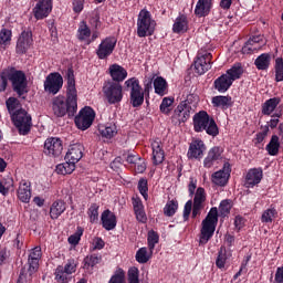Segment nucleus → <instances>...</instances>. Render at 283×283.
Listing matches in <instances>:
<instances>
[{
    "mask_svg": "<svg viewBox=\"0 0 283 283\" xmlns=\"http://www.w3.org/2000/svg\"><path fill=\"white\" fill-rule=\"evenodd\" d=\"M66 78V97L59 95L52 99V112L56 118H63L67 114L73 118L78 112V91L76 90V78L74 69L69 67L65 74Z\"/></svg>",
    "mask_w": 283,
    "mask_h": 283,
    "instance_id": "f257e3e1",
    "label": "nucleus"
},
{
    "mask_svg": "<svg viewBox=\"0 0 283 283\" xmlns=\"http://www.w3.org/2000/svg\"><path fill=\"white\" fill-rule=\"evenodd\" d=\"M192 125L197 134L206 132V134L212 136V138H216V136L220 134V128H218L216 119H213L207 111L196 113L192 117Z\"/></svg>",
    "mask_w": 283,
    "mask_h": 283,
    "instance_id": "f03ea898",
    "label": "nucleus"
},
{
    "mask_svg": "<svg viewBox=\"0 0 283 283\" xmlns=\"http://www.w3.org/2000/svg\"><path fill=\"white\" fill-rule=\"evenodd\" d=\"M216 227H218V208L212 207L201 222L199 244H207L213 238Z\"/></svg>",
    "mask_w": 283,
    "mask_h": 283,
    "instance_id": "7ed1b4c3",
    "label": "nucleus"
},
{
    "mask_svg": "<svg viewBox=\"0 0 283 283\" xmlns=\"http://www.w3.org/2000/svg\"><path fill=\"white\" fill-rule=\"evenodd\" d=\"M7 70L12 91L21 98V96L28 94V76L25 72L17 70L14 66H7Z\"/></svg>",
    "mask_w": 283,
    "mask_h": 283,
    "instance_id": "20e7f679",
    "label": "nucleus"
},
{
    "mask_svg": "<svg viewBox=\"0 0 283 283\" xmlns=\"http://www.w3.org/2000/svg\"><path fill=\"white\" fill-rule=\"evenodd\" d=\"M129 90V103L132 107H143L146 101V95L143 92V86L137 77H130L124 83Z\"/></svg>",
    "mask_w": 283,
    "mask_h": 283,
    "instance_id": "39448f33",
    "label": "nucleus"
},
{
    "mask_svg": "<svg viewBox=\"0 0 283 283\" xmlns=\"http://www.w3.org/2000/svg\"><path fill=\"white\" fill-rule=\"evenodd\" d=\"M154 32H156V20L151 19V12L142 9L137 19L138 36H153Z\"/></svg>",
    "mask_w": 283,
    "mask_h": 283,
    "instance_id": "423d86ee",
    "label": "nucleus"
},
{
    "mask_svg": "<svg viewBox=\"0 0 283 283\" xmlns=\"http://www.w3.org/2000/svg\"><path fill=\"white\" fill-rule=\"evenodd\" d=\"M193 99L198 101V95L190 94L176 107L175 115L172 116L174 120L177 119L176 125H182V123H187L188 118H191V112L196 107V105L191 104Z\"/></svg>",
    "mask_w": 283,
    "mask_h": 283,
    "instance_id": "0eeeda50",
    "label": "nucleus"
},
{
    "mask_svg": "<svg viewBox=\"0 0 283 283\" xmlns=\"http://www.w3.org/2000/svg\"><path fill=\"white\" fill-rule=\"evenodd\" d=\"M11 120L18 129L20 136H28L32 129V115L28 111L20 108L12 114Z\"/></svg>",
    "mask_w": 283,
    "mask_h": 283,
    "instance_id": "6e6552de",
    "label": "nucleus"
},
{
    "mask_svg": "<svg viewBox=\"0 0 283 283\" xmlns=\"http://www.w3.org/2000/svg\"><path fill=\"white\" fill-rule=\"evenodd\" d=\"M102 92L108 105H118L123 102V85L116 82H105Z\"/></svg>",
    "mask_w": 283,
    "mask_h": 283,
    "instance_id": "1a4fd4ad",
    "label": "nucleus"
},
{
    "mask_svg": "<svg viewBox=\"0 0 283 283\" xmlns=\"http://www.w3.org/2000/svg\"><path fill=\"white\" fill-rule=\"evenodd\" d=\"M94 118H96V112L92 106L83 107L74 118L75 127L85 132L92 127L94 124Z\"/></svg>",
    "mask_w": 283,
    "mask_h": 283,
    "instance_id": "9d476101",
    "label": "nucleus"
},
{
    "mask_svg": "<svg viewBox=\"0 0 283 283\" xmlns=\"http://www.w3.org/2000/svg\"><path fill=\"white\" fill-rule=\"evenodd\" d=\"M63 90V75L59 72L50 73L44 80V92L56 96Z\"/></svg>",
    "mask_w": 283,
    "mask_h": 283,
    "instance_id": "9b49d317",
    "label": "nucleus"
},
{
    "mask_svg": "<svg viewBox=\"0 0 283 283\" xmlns=\"http://www.w3.org/2000/svg\"><path fill=\"white\" fill-rule=\"evenodd\" d=\"M211 59H213L211 53L203 50L199 51L193 63L196 74L202 76V74L209 72L211 70Z\"/></svg>",
    "mask_w": 283,
    "mask_h": 283,
    "instance_id": "f8f14e48",
    "label": "nucleus"
},
{
    "mask_svg": "<svg viewBox=\"0 0 283 283\" xmlns=\"http://www.w3.org/2000/svg\"><path fill=\"white\" fill-rule=\"evenodd\" d=\"M116 43H118L116 36H108L102 40L96 50L97 59L105 61V59L112 56L114 50L116 49Z\"/></svg>",
    "mask_w": 283,
    "mask_h": 283,
    "instance_id": "ddd939ff",
    "label": "nucleus"
},
{
    "mask_svg": "<svg viewBox=\"0 0 283 283\" xmlns=\"http://www.w3.org/2000/svg\"><path fill=\"white\" fill-rule=\"evenodd\" d=\"M45 156L50 158H59L61 154H63V140L59 137H49L44 142V149Z\"/></svg>",
    "mask_w": 283,
    "mask_h": 283,
    "instance_id": "4468645a",
    "label": "nucleus"
},
{
    "mask_svg": "<svg viewBox=\"0 0 283 283\" xmlns=\"http://www.w3.org/2000/svg\"><path fill=\"white\" fill-rule=\"evenodd\" d=\"M54 8L52 0H38L35 7L32 9V13L36 21H43L48 19Z\"/></svg>",
    "mask_w": 283,
    "mask_h": 283,
    "instance_id": "2eb2a0df",
    "label": "nucleus"
},
{
    "mask_svg": "<svg viewBox=\"0 0 283 283\" xmlns=\"http://www.w3.org/2000/svg\"><path fill=\"white\" fill-rule=\"evenodd\" d=\"M207 151V145L202 139H193L189 144L187 158L189 160H202L205 153Z\"/></svg>",
    "mask_w": 283,
    "mask_h": 283,
    "instance_id": "dca6fc26",
    "label": "nucleus"
},
{
    "mask_svg": "<svg viewBox=\"0 0 283 283\" xmlns=\"http://www.w3.org/2000/svg\"><path fill=\"white\" fill-rule=\"evenodd\" d=\"M262 178H264V170L262 167L249 169L245 176V187L248 189H253V187H256V185L262 182Z\"/></svg>",
    "mask_w": 283,
    "mask_h": 283,
    "instance_id": "f3484780",
    "label": "nucleus"
},
{
    "mask_svg": "<svg viewBox=\"0 0 283 283\" xmlns=\"http://www.w3.org/2000/svg\"><path fill=\"white\" fill-rule=\"evenodd\" d=\"M41 247H35L31 253L29 254V259H28V271H27V275H29V277H32V275H34V273H36V271H39V261L41 260Z\"/></svg>",
    "mask_w": 283,
    "mask_h": 283,
    "instance_id": "a211bd4d",
    "label": "nucleus"
},
{
    "mask_svg": "<svg viewBox=\"0 0 283 283\" xmlns=\"http://www.w3.org/2000/svg\"><path fill=\"white\" fill-rule=\"evenodd\" d=\"M132 205L137 222L145 224L147 222V212H145V205L143 203V199H140V197H133Z\"/></svg>",
    "mask_w": 283,
    "mask_h": 283,
    "instance_id": "6ab92c4d",
    "label": "nucleus"
},
{
    "mask_svg": "<svg viewBox=\"0 0 283 283\" xmlns=\"http://www.w3.org/2000/svg\"><path fill=\"white\" fill-rule=\"evenodd\" d=\"M101 222L105 231H114V229H116V224H118L116 214L109 209H106L102 212Z\"/></svg>",
    "mask_w": 283,
    "mask_h": 283,
    "instance_id": "aec40b11",
    "label": "nucleus"
},
{
    "mask_svg": "<svg viewBox=\"0 0 283 283\" xmlns=\"http://www.w3.org/2000/svg\"><path fill=\"white\" fill-rule=\"evenodd\" d=\"M108 74L112 78V83L120 84L127 78V70L117 63L109 65Z\"/></svg>",
    "mask_w": 283,
    "mask_h": 283,
    "instance_id": "412c9836",
    "label": "nucleus"
},
{
    "mask_svg": "<svg viewBox=\"0 0 283 283\" xmlns=\"http://www.w3.org/2000/svg\"><path fill=\"white\" fill-rule=\"evenodd\" d=\"M222 159V148L220 146H214L209 149L207 157L203 159V167L206 169H211L218 160Z\"/></svg>",
    "mask_w": 283,
    "mask_h": 283,
    "instance_id": "4be33fe9",
    "label": "nucleus"
},
{
    "mask_svg": "<svg viewBox=\"0 0 283 283\" xmlns=\"http://www.w3.org/2000/svg\"><path fill=\"white\" fill-rule=\"evenodd\" d=\"M30 198H32V184L22 179L18 188V199L21 202L28 203L30 202Z\"/></svg>",
    "mask_w": 283,
    "mask_h": 283,
    "instance_id": "5701e85b",
    "label": "nucleus"
},
{
    "mask_svg": "<svg viewBox=\"0 0 283 283\" xmlns=\"http://www.w3.org/2000/svg\"><path fill=\"white\" fill-rule=\"evenodd\" d=\"M84 149L85 148L80 143L72 144L65 155V160L73 161L76 165V163L83 158Z\"/></svg>",
    "mask_w": 283,
    "mask_h": 283,
    "instance_id": "b1692460",
    "label": "nucleus"
},
{
    "mask_svg": "<svg viewBox=\"0 0 283 283\" xmlns=\"http://www.w3.org/2000/svg\"><path fill=\"white\" fill-rule=\"evenodd\" d=\"M67 209V203L65 201L59 199L55 200L50 208V218L51 220H59L63 213H65Z\"/></svg>",
    "mask_w": 283,
    "mask_h": 283,
    "instance_id": "393cba45",
    "label": "nucleus"
},
{
    "mask_svg": "<svg viewBox=\"0 0 283 283\" xmlns=\"http://www.w3.org/2000/svg\"><path fill=\"white\" fill-rule=\"evenodd\" d=\"M231 85H233V82L228 78L226 74H222L213 82V88L217 90L219 94H224L226 92H229Z\"/></svg>",
    "mask_w": 283,
    "mask_h": 283,
    "instance_id": "a878e982",
    "label": "nucleus"
},
{
    "mask_svg": "<svg viewBox=\"0 0 283 283\" xmlns=\"http://www.w3.org/2000/svg\"><path fill=\"white\" fill-rule=\"evenodd\" d=\"M230 82L238 81L242 78V74H244V67L242 66V63L237 62L234 63L227 72L224 73Z\"/></svg>",
    "mask_w": 283,
    "mask_h": 283,
    "instance_id": "bb28decb",
    "label": "nucleus"
},
{
    "mask_svg": "<svg viewBox=\"0 0 283 283\" xmlns=\"http://www.w3.org/2000/svg\"><path fill=\"white\" fill-rule=\"evenodd\" d=\"M210 12H211V0H198L195 8L196 17H199V19L202 17H209Z\"/></svg>",
    "mask_w": 283,
    "mask_h": 283,
    "instance_id": "cd10ccee",
    "label": "nucleus"
},
{
    "mask_svg": "<svg viewBox=\"0 0 283 283\" xmlns=\"http://www.w3.org/2000/svg\"><path fill=\"white\" fill-rule=\"evenodd\" d=\"M282 103V99L280 97H272L270 99H266L262 104V114L263 116H271L273 112L277 108V105Z\"/></svg>",
    "mask_w": 283,
    "mask_h": 283,
    "instance_id": "c85d7f7f",
    "label": "nucleus"
},
{
    "mask_svg": "<svg viewBox=\"0 0 283 283\" xmlns=\"http://www.w3.org/2000/svg\"><path fill=\"white\" fill-rule=\"evenodd\" d=\"M154 90L155 94H158V96H165L167 94V90H169V84L167 83V80L163 76H157L154 82Z\"/></svg>",
    "mask_w": 283,
    "mask_h": 283,
    "instance_id": "c756f323",
    "label": "nucleus"
},
{
    "mask_svg": "<svg viewBox=\"0 0 283 283\" xmlns=\"http://www.w3.org/2000/svg\"><path fill=\"white\" fill-rule=\"evenodd\" d=\"M32 45V38L30 36H20L17 41L15 52L17 54H25Z\"/></svg>",
    "mask_w": 283,
    "mask_h": 283,
    "instance_id": "7c9ffc66",
    "label": "nucleus"
},
{
    "mask_svg": "<svg viewBox=\"0 0 283 283\" xmlns=\"http://www.w3.org/2000/svg\"><path fill=\"white\" fill-rule=\"evenodd\" d=\"M211 103L213 107H221V109H227L228 107H231V96L217 95L212 97Z\"/></svg>",
    "mask_w": 283,
    "mask_h": 283,
    "instance_id": "2f4dec72",
    "label": "nucleus"
},
{
    "mask_svg": "<svg viewBox=\"0 0 283 283\" xmlns=\"http://www.w3.org/2000/svg\"><path fill=\"white\" fill-rule=\"evenodd\" d=\"M265 150L269 156H277L280 154V137L277 135H272L269 144L265 146Z\"/></svg>",
    "mask_w": 283,
    "mask_h": 283,
    "instance_id": "473e14b6",
    "label": "nucleus"
},
{
    "mask_svg": "<svg viewBox=\"0 0 283 283\" xmlns=\"http://www.w3.org/2000/svg\"><path fill=\"white\" fill-rule=\"evenodd\" d=\"M229 258H231V253L227 251V248L224 245H222L218 251V256L216 260L217 269H224L227 260H229Z\"/></svg>",
    "mask_w": 283,
    "mask_h": 283,
    "instance_id": "72a5a7b5",
    "label": "nucleus"
},
{
    "mask_svg": "<svg viewBox=\"0 0 283 283\" xmlns=\"http://www.w3.org/2000/svg\"><path fill=\"white\" fill-rule=\"evenodd\" d=\"M254 65L256 70H262V71L268 70L271 65V54L262 53L255 59Z\"/></svg>",
    "mask_w": 283,
    "mask_h": 283,
    "instance_id": "f704fd0d",
    "label": "nucleus"
},
{
    "mask_svg": "<svg viewBox=\"0 0 283 283\" xmlns=\"http://www.w3.org/2000/svg\"><path fill=\"white\" fill-rule=\"evenodd\" d=\"M151 255H154V253H151L150 250L148 252L147 248L143 247L137 250L135 254V259H136V262H138V264H147V262L151 260Z\"/></svg>",
    "mask_w": 283,
    "mask_h": 283,
    "instance_id": "c9c22d12",
    "label": "nucleus"
},
{
    "mask_svg": "<svg viewBox=\"0 0 283 283\" xmlns=\"http://www.w3.org/2000/svg\"><path fill=\"white\" fill-rule=\"evenodd\" d=\"M76 169V164L70 160H66L63 164H59L55 168L56 174L61 176H67V174H72Z\"/></svg>",
    "mask_w": 283,
    "mask_h": 283,
    "instance_id": "e433bc0d",
    "label": "nucleus"
},
{
    "mask_svg": "<svg viewBox=\"0 0 283 283\" xmlns=\"http://www.w3.org/2000/svg\"><path fill=\"white\" fill-rule=\"evenodd\" d=\"M101 262H103V255L96 253L90 254L84 258L83 269H94V266H96V264H101Z\"/></svg>",
    "mask_w": 283,
    "mask_h": 283,
    "instance_id": "4c0bfd02",
    "label": "nucleus"
},
{
    "mask_svg": "<svg viewBox=\"0 0 283 283\" xmlns=\"http://www.w3.org/2000/svg\"><path fill=\"white\" fill-rule=\"evenodd\" d=\"M99 134L103 138H114V135L118 134V128L116 127V124L108 123L99 128Z\"/></svg>",
    "mask_w": 283,
    "mask_h": 283,
    "instance_id": "58836bf2",
    "label": "nucleus"
},
{
    "mask_svg": "<svg viewBox=\"0 0 283 283\" xmlns=\"http://www.w3.org/2000/svg\"><path fill=\"white\" fill-rule=\"evenodd\" d=\"M175 101L176 99L174 97H164L161 104L159 105V112L166 116H169L174 109Z\"/></svg>",
    "mask_w": 283,
    "mask_h": 283,
    "instance_id": "ea45409f",
    "label": "nucleus"
},
{
    "mask_svg": "<svg viewBox=\"0 0 283 283\" xmlns=\"http://www.w3.org/2000/svg\"><path fill=\"white\" fill-rule=\"evenodd\" d=\"M54 275H55V282L57 283L72 282V276L67 272L63 271V265H59L55 269Z\"/></svg>",
    "mask_w": 283,
    "mask_h": 283,
    "instance_id": "a19ab883",
    "label": "nucleus"
},
{
    "mask_svg": "<svg viewBox=\"0 0 283 283\" xmlns=\"http://www.w3.org/2000/svg\"><path fill=\"white\" fill-rule=\"evenodd\" d=\"M212 182L218 187H226L229 179L227 178V172L224 170H219L212 174Z\"/></svg>",
    "mask_w": 283,
    "mask_h": 283,
    "instance_id": "79ce46f5",
    "label": "nucleus"
},
{
    "mask_svg": "<svg viewBox=\"0 0 283 283\" xmlns=\"http://www.w3.org/2000/svg\"><path fill=\"white\" fill-rule=\"evenodd\" d=\"M176 211H178V200L172 199L167 201L166 206L164 207V214L167 218H174V216H176Z\"/></svg>",
    "mask_w": 283,
    "mask_h": 283,
    "instance_id": "37998d69",
    "label": "nucleus"
},
{
    "mask_svg": "<svg viewBox=\"0 0 283 283\" xmlns=\"http://www.w3.org/2000/svg\"><path fill=\"white\" fill-rule=\"evenodd\" d=\"M158 242H160V235H158V232L150 230L147 237L148 251L150 253H154V249H156Z\"/></svg>",
    "mask_w": 283,
    "mask_h": 283,
    "instance_id": "c03bdc74",
    "label": "nucleus"
},
{
    "mask_svg": "<svg viewBox=\"0 0 283 283\" xmlns=\"http://www.w3.org/2000/svg\"><path fill=\"white\" fill-rule=\"evenodd\" d=\"M7 109L10 114V117H12V114H17V111L21 109V102L17 97H9L6 101Z\"/></svg>",
    "mask_w": 283,
    "mask_h": 283,
    "instance_id": "a18cd8bd",
    "label": "nucleus"
},
{
    "mask_svg": "<svg viewBox=\"0 0 283 283\" xmlns=\"http://www.w3.org/2000/svg\"><path fill=\"white\" fill-rule=\"evenodd\" d=\"M187 25H188L187 15H181L176 19L172 30L177 34H180V32H185V30H187Z\"/></svg>",
    "mask_w": 283,
    "mask_h": 283,
    "instance_id": "49530a36",
    "label": "nucleus"
},
{
    "mask_svg": "<svg viewBox=\"0 0 283 283\" xmlns=\"http://www.w3.org/2000/svg\"><path fill=\"white\" fill-rule=\"evenodd\" d=\"M137 189H138L140 196H143L144 200L149 199V193H148L149 192V184L146 178L139 179Z\"/></svg>",
    "mask_w": 283,
    "mask_h": 283,
    "instance_id": "de8ad7c7",
    "label": "nucleus"
},
{
    "mask_svg": "<svg viewBox=\"0 0 283 283\" xmlns=\"http://www.w3.org/2000/svg\"><path fill=\"white\" fill-rule=\"evenodd\" d=\"M85 229H83V227L78 226L76 228L75 233L71 234L67 239L69 244H72V247H76V244H78V242H81V238H83V233H84Z\"/></svg>",
    "mask_w": 283,
    "mask_h": 283,
    "instance_id": "09e8293b",
    "label": "nucleus"
},
{
    "mask_svg": "<svg viewBox=\"0 0 283 283\" xmlns=\"http://www.w3.org/2000/svg\"><path fill=\"white\" fill-rule=\"evenodd\" d=\"M98 209H101V206L98 203H92L87 210V214L90 218L91 224H96L98 222Z\"/></svg>",
    "mask_w": 283,
    "mask_h": 283,
    "instance_id": "8fccbe9b",
    "label": "nucleus"
},
{
    "mask_svg": "<svg viewBox=\"0 0 283 283\" xmlns=\"http://www.w3.org/2000/svg\"><path fill=\"white\" fill-rule=\"evenodd\" d=\"M275 81L276 83H282L283 81V59L282 57H277L275 60Z\"/></svg>",
    "mask_w": 283,
    "mask_h": 283,
    "instance_id": "3c124183",
    "label": "nucleus"
},
{
    "mask_svg": "<svg viewBox=\"0 0 283 283\" xmlns=\"http://www.w3.org/2000/svg\"><path fill=\"white\" fill-rule=\"evenodd\" d=\"M258 39V36L250 38L241 49L242 54H252V52L256 50V48H253V43H258L260 41Z\"/></svg>",
    "mask_w": 283,
    "mask_h": 283,
    "instance_id": "603ef678",
    "label": "nucleus"
},
{
    "mask_svg": "<svg viewBox=\"0 0 283 283\" xmlns=\"http://www.w3.org/2000/svg\"><path fill=\"white\" fill-rule=\"evenodd\" d=\"M273 218H277V210L269 208L262 213L261 221L265 223L273 222Z\"/></svg>",
    "mask_w": 283,
    "mask_h": 283,
    "instance_id": "864d4df0",
    "label": "nucleus"
},
{
    "mask_svg": "<svg viewBox=\"0 0 283 283\" xmlns=\"http://www.w3.org/2000/svg\"><path fill=\"white\" fill-rule=\"evenodd\" d=\"M231 202V199H224L220 202L219 212L221 216H229V213H231V209L233 207Z\"/></svg>",
    "mask_w": 283,
    "mask_h": 283,
    "instance_id": "5fc2aeb1",
    "label": "nucleus"
},
{
    "mask_svg": "<svg viewBox=\"0 0 283 283\" xmlns=\"http://www.w3.org/2000/svg\"><path fill=\"white\" fill-rule=\"evenodd\" d=\"M156 77V75H153L151 77H149L148 80L144 81V94L146 96V103H149V94L151 92V90H154V78Z\"/></svg>",
    "mask_w": 283,
    "mask_h": 283,
    "instance_id": "6e6d98bb",
    "label": "nucleus"
},
{
    "mask_svg": "<svg viewBox=\"0 0 283 283\" xmlns=\"http://www.w3.org/2000/svg\"><path fill=\"white\" fill-rule=\"evenodd\" d=\"M8 75L9 73H8V66H7L0 72V93H3L6 92V90H8V81H10Z\"/></svg>",
    "mask_w": 283,
    "mask_h": 283,
    "instance_id": "4d7b16f0",
    "label": "nucleus"
},
{
    "mask_svg": "<svg viewBox=\"0 0 283 283\" xmlns=\"http://www.w3.org/2000/svg\"><path fill=\"white\" fill-rule=\"evenodd\" d=\"M128 283H140V271L138 270V268L133 266L128 270Z\"/></svg>",
    "mask_w": 283,
    "mask_h": 283,
    "instance_id": "13d9d810",
    "label": "nucleus"
},
{
    "mask_svg": "<svg viewBox=\"0 0 283 283\" xmlns=\"http://www.w3.org/2000/svg\"><path fill=\"white\" fill-rule=\"evenodd\" d=\"M88 23L92 30H98L101 28V15L97 13V11L90 15Z\"/></svg>",
    "mask_w": 283,
    "mask_h": 283,
    "instance_id": "bf43d9fd",
    "label": "nucleus"
},
{
    "mask_svg": "<svg viewBox=\"0 0 283 283\" xmlns=\"http://www.w3.org/2000/svg\"><path fill=\"white\" fill-rule=\"evenodd\" d=\"M108 283H126L125 271L123 269L117 270L114 275L111 276Z\"/></svg>",
    "mask_w": 283,
    "mask_h": 283,
    "instance_id": "052dcab7",
    "label": "nucleus"
},
{
    "mask_svg": "<svg viewBox=\"0 0 283 283\" xmlns=\"http://www.w3.org/2000/svg\"><path fill=\"white\" fill-rule=\"evenodd\" d=\"M205 200H207V195L205 193V188L199 187L196 191L193 203L195 205H203Z\"/></svg>",
    "mask_w": 283,
    "mask_h": 283,
    "instance_id": "680f3d73",
    "label": "nucleus"
},
{
    "mask_svg": "<svg viewBox=\"0 0 283 283\" xmlns=\"http://www.w3.org/2000/svg\"><path fill=\"white\" fill-rule=\"evenodd\" d=\"M77 32L80 36H92V29H90L85 21L80 22Z\"/></svg>",
    "mask_w": 283,
    "mask_h": 283,
    "instance_id": "e2e57ef3",
    "label": "nucleus"
},
{
    "mask_svg": "<svg viewBox=\"0 0 283 283\" xmlns=\"http://www.w3.org/2000/svg\"><path fill=\"white\" fill-rule=\"evenodd\" d=\"M63 271L72 276V273H76V261H74V259H70L63 266Z\"/></svg>",
    "mask_w": 283,
    "mask_h": 283,
    "instance_id": "0e129e2a",
    "label": "nucleus"
},
{
    "mask_svg": "<svg viewBox=\"0 0 283 283\" xmlns=\"http://www.w3.org/2000/svg\"><path fill=\"white\" fill-rule=\"evenodd\" d=\"M163 163H165V150L153 153V164L155 167L163 165Z\"/></svg>",
    "mask_w": 283,
    "mask_h": 283,
    "instance_id": "69168bd1",
    "label": "nucleus"
},
{
    "mask_svg": "<svg viewBox=\"0 0 283 283\" xmlns=\"http://www.w3.org/2000/svg\"><path fill=\"white\" fill-rule=\"evenodd\" d=\"M245 222H247V219H244V217H242L240 214L235 216L234 227H235L238 233H240V230L244 227Z\"/></svg>",
    "mask_w": 283,
    "mask_h": 283,
    "instance_id": "338daca9",
    "label": "nucleus"
},
{
    "mask_svg": "<svg viewBox=\"0 0 283 283\" xmlns=\"http://www.w3.org/2000/svg\"><path fill=\"white\" fill-rule=\"evenodd\" d=\"M274 280L276 283H283V266L276 269Z\"/></svg>",
    "mask_w": 283,
    "mask_h": 283,
    "instance_id": "774afa93",
    "label": "nucleus"
}]
</instances>
